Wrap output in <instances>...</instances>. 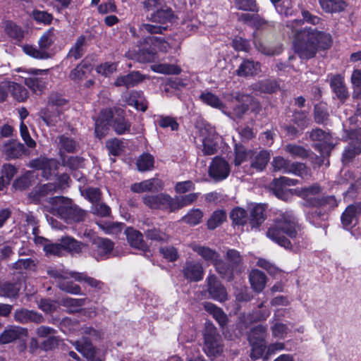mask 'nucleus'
I'll list each match as a JSON object with an SVG mask.
<instances>
[{"label": "nucleus", "mask_w": 361, "mask_h": 361, "mask_svg": "<svg viewBox=\"0 0 361 361\" xmlns=\"http://www.w3.org/2000/svg\"><path fill=\"white\" fill-rule=\"evenodd\" d=\"M24 146L21 143H12L6 145L4 152L8 158H17L24 152Z\"/></svg>", "instance_id": "nucleus-57"}, {"label": "nucleus", "mask_w": 361, "mask_h": 361, "mask_svg": "<svg viewBox=\"0 0 361 361\" xmlns=\"http://www.w3.org/2000/svg\"><path fill=\"white\" fill-rule=\"evenodd\" d=\"M231 219L235 224H244L247 220L246 212L242 208H235L231 213Z\"/></svg>", "instance_id": "nucleus-61"}, {"label": "nucleus", "mask_w": 361, "mask_h": 361, "mask_svg": "<svg viewBox=\"0 0 361 361\" xmlns=\"http://www.w3.org/2000/svg\"><path fill=\"white\" fill-rule=\"evenodd\" d=\"M298 180L290 179L287 177H280L274 179L271 184V188L275 195L283 200H288L291 196V191L287 189V186L298 184Z\"/></svg>", "instance_id": "nucleus-15"}, {"label": "nucleus", "mask_w": 361, "mask_h": 361, "mask_svg": "<svg viewBox=\"0 0 361 361\" xmlns=\"http://www.w3.org/2000/svg\"><path fill=\"white\" fill-rule=\"evenodd\" d=\"M321 191V188L315 184L308 188H304L300 190H297V195L307 201L310 204L317 207H322L326 210H331L336 207L338 202L334 196H326L322 198H316L314 196L318 195Z\"/></svg>", "instance_id": "nucleus-7"}, {"label": "nucleus", "mask_w": 361, "mask_h": 361, "mask_svg": "<svg viewBox=\"0 0 361 361\" xmlns=\"http://www.w3.org/2000/svg\"><path fill=\"white\" fill-rule=\"evenodd\" d=\"M32 167L42 171V175L47 179L55 176L59 166V162L54 159L40 157L32 160L30 163Z\"/></svg>", "instance_id": "nucleus-17"}, {"label": "nucleus", "mask_w": 361, "mask_h": 361, "mask_svg": "<svg viewBox=\"0 0 361 361\" xmlns=\"http://www.w3.org/2000/svg\"><path fill=\"white\" fill-rule=\"evenodd\" d=\"M125 233L127 237L128 242L131 247L137 250L146 252L148 248L142 239V235L137 231L132 228H128L126 230Z\"/></svg>", "instance_id": "nucleus-27"}, {"label": "nucleus", "mask_w": 361, "mask_h": 361, "mask_svg": "<svg viewBox=\"0 0 361 361\" xmlns=\"http://www.w3.org/2000/svg\"><path fill=\"white\" fill-rule=\"evenodd\" d=\"M322 8L327 13H336L343 11L347 6L343 0H319Z\"/></svg>", "instance_id": "nucleus-34"}, {"label": "nucleus", "mask_w": 361, "mask_h": 361, "mask_svg": "<svg viewBox=\"0 0 361 361\" xmlns=\"http://www.w3.org/2000/svg\"><path fill=\"white\" fill-rule=\"evenodd\" d=\"M204 350L209 356H216L222 351V346L219 343V336L216 334L214 326L211 323H207L204 332Z\"/></svg>", "instance_id": "nucleus-12"}, {"label": "nucleus", "mask_w": 361, "mask_h": 361, "mask_svg": "<svg viewBox=\"0 0 361 361\" xmlns=\"http://www.w3.org/2000/svg\"><path fill=\"white\" fill-rule=\"evenodd\" d=\"M158 123L160 127L170 128L171 130H177L179 126L176 119L171 116H159Z\"/></svg>", "instance_id": "nucleus-63"}, {"label": "nucleus", "mask_w": 361, "mask_h": 361, "mask_svg": "<svg viewBox=\"0 0 361 361\" xmlns=\"http://www.w3.org/2000/svg\"><path fill=\"white\" fill-rule=\"evenodd\" d=\"M61 246L63 249L74 253L80 252L83 247L82 244L71 237L62 238Z\"/></svg>", "instance_id": "nucleus-53"}, {"label": "nucleus", "mask_w": 361, "mask_h": 361, "mask_svg": "<svg viewBox=\"0 0 361 361\" xmlns=\"http://www.w3.org/2000/svg\"><path fill=\"white\" fill-rule=\"evenodd\" d=\"M91 71V66L82 61L71 71L69 77L71 80L75 82H79L87 78V75L90 73Z\"/></svg>", "instance_id": "nucleus-35"}, {"label": "nucleus", "mask_w": 361, "mask_h": 361, "mask_svg": "<svg viewBox=\"0 0 361 361\" xmlns=\"http://www.w3.org/2000/svg\"><path fill=\"white\" fill-rule=\"evenodd\" d=\"M199 149L204 155H212L217 152L221 137L216 133L214 127L204 124L200 127L197 137Z\"/></svg>", "instance_id": "nucleus-8"}, {"label": "nucleus", "mask_w": 361, "mask_h": 361, "mask_svg": "<svg viewBox=\"0 0 361 361\" xmlns=\"http://www.w3.org/2000/svg\"><path fill=\"white\" fill-rule=\"evenodd\" d=\"M230 171L231 169L228 162L219 157L213 159L209 168L210 177L216 181L226 179L228 176Z\"/></svg>", "instance_id": "nucleus-16"}, {"label": "nucleus", "mask_w": 361, "mask_h": 361, "mask_svg": "<svg viewBox=\"0 0 361 361\" xmlns=\"http://www.w3.org/2000/svg\"><path fill=\"white\" fill-rule=\"evenodd\" d=\"M361 153V137L356 140H352L343 154V161H349L356 155Z\"/></svg>", "instance_id": "nucleus-43"}, {"label": "nucleus", "mask_w": 361, "mask_h": 361, "mask_svg": "<svg viewBox=\"0 0 361 361\" xmlns=\"http://www.w3.org/2000/svg\"><path fill=\"white\" fill-rule=\"evenodd\" d=\"M18 71L23 73L19 78L24 80L25 84L32 92L41 94L46 88L49 81L48 70L18 68Z\"/></svg>", "instance_id": "nucleus-6"}, {"label": "nucleus", "mask_w": 361, "mask_h": 361, "mask_svg": "<svg viewBox=\"0 0 361 361\" xmlns=\"http://www.w3.org/2000/svg\"><path fill=\"white\" fill-rule=\"evenodd\" d=\"M200 99L204 104L213 107L218 109L224 114L226 112L224 110V105L223 102L220 100V99L213 93L210 92H204L201 94L200 96Z\"/></svg>", "instance_id": "nucleus-39"}, {"label": "nucleus", "mask_w": 361, "mask_h": 361, "mask_svg": "<svg viewBox=\"0 0 361 361\" xmlns=\"http://www.w3.org/2000/svg\"><path fill=\"white\" fill-rule=\"evenodd\" d=\"M130 188L135 192L159 191L163 188V183L159 179L154 178L134 183Z\"/></svg>", "instance_id": "nucleus-23"}, {"label": "nucleus", "mask_w": 361, "mask_h": 361, "mask_svg": "<svg viewBox=\"0 0 361 361\" xmlns=\"http://www.w3.org/2000/svg\"><path fill=\"white\" fill-rule=\"evenodd\" d=\"M270 159L269 152L262 150L259 152H254L251 159V166L258 171H262L267 166Z\"/></svg>", "instance_id": "nucleus-36"}, {"label": "nucleus", "mask_w": 361, "mask_h": 361, "mask_svg": "<svg viewBox=\"0 0 361 361\" xmlns=\"http://www.w3.org/2000/svg\"><path fill=\"white\" fill-rule=\"evenodd\" d=\"M261 72V65L259 62L250 59L243 60L235 71L240 77H250L257 75Z\"/></svg>", "instance_id": "nucleus-24"}, {"label": "nucleus", "mask_w": 361, "mask_h": 361, "mask_svg": "<svg viewBox=\"0 0 361 361\" xmlns=\"http://www.w3.org/2000/svg\"><path fill=\"white\" fill-rule=\"evenodd\" d=\"M184 276L193 281H198L202 279L204 269L200 262L195 261L186 262L183 269Z\"/></svg>", "instance_id": "nucleus-20"}, {"label": "nucleus", "mask_w": 361, "mask_h": 361, "mask_svg": "<svg viewBox=\"0 0 361 361\" xmlns=\"http://www.w3.org/2000/svg\"><path fill=\"white\" fill-rule=\"evenodd\" d=\"M203 217V213L200 209H192L183 217V221L190 225L199 224Z\"/></svg>", "instance_id": "nucleus-52"}, {"label": "nucleus", "mask_w": 361, "mask_h": 361, "mask_svg": "<svg viewBox=\"0 0 361 361\" xmlns=\"http://www.w3.org/2000/svg\"><path fill=\"white\" fill-rule=\"evenodd\" d=\"M54 35L53 30H49L43 34L39 39V47L44 50L48 51V49L54 41Z\"/></svg>", "instance_id": "nucleus-60"}, {"label": "nucleus", "mask_w": 361, "mask_h": 361, "mask_svg": "<svg viewBox=\"0 0 361 361\" xmlns=\"http://www.w3.org/2000/svg\"><path fill=\"white\" fill-rule=\"evenodd\" d=\"M15 319L20 323H27L30 322L41 323L44 321L43 317L34 311L27 310H20L15 312Z\"/></svg>", "instance_id": "nucleus-30"}, {"label": "nucleus", "mask_w": 361, "mask_h": 361, "mask_svg": "<svg viewBox=\"0 0 361 361\" xmlns=\"http://www.w3.org/2000/svg\"><path fill=\"white\" fill-rule=\"evenodd\" d=\"M272 166L275 171H279L284 173H293L302 178L309 175V170L302 163L290 164L281 157H276L272 161Z\"/></svg>", "instance_id": "nucleus-11"}, {"label": "nucleus", "mask_w": 361, "mask_h": 361, "mask_svg": "<svg viewBox=\"0 0 361 361\" xmlns=\"http://www.w3.org/2000/svg\"><path fill=\"white\" fill-rule=\"evenodd\" d=\"M190 247L207 263L212 264L215 267L216 271L221 274L223 278L228 280L232 279L233 268L226 265V263L220 259L219 255L214 250L196 243L191 244Z\"/></svg>", "instance_id": "nucleus-4"}, {"label": "nucleus", "mask_w": 361, "mask_h": 361, "mask_svg": "<svg viewBox=\"0 0 361 361\" xmlns=\"http://www.w3.org/2000/svg\"><path fill=\"white\" fill-rule=\"evenodd\" d=\"M117 68L116 63L105 62L97 67V72L104 76L114 73Z\"/></svg>", "instance_id": "nucleus-64"}, {"label": "nucleus", "mask_w": 361, "mask_h": 361, "mask_svg": "<svg viewBox=\"0 0 361 361\" xmlns=\"http://www.w3.org/2000/svg\"><path fill=\"white\" fill-rule=\"evenodd\" d=\"M143 201L150 208L169 209L172 212L171 197L168 195H147L143 197Z\"/></svg>", "instance_id": "nucleus-19"}, {"label": "nucleus", "mask_w": 361, "mask_h": 361, "mask_svg": "<svg viewBox=\"0 0 361 361\" xmlns=\"http://www.w3.org/2000/svg\"><path fill=\"white\" fill-rule=\"evenodd\" d=\"M127 104L135 107L137 110L145 111L147 109V102L143 97L142 94L138 92L130 93L128 99H126Z\"/></svg>", "instance_id": "nucleus-37"}, {"label": "nucleus", "mask_w": 361, "mask_h": 361, "mask_svg": "<svg viewBox=\"0 0 361 361\" xmlns=\"http://www.w3.org/2000/svg\"><path fill=\"white\" fill-rule=\"evenodd\" d=\"M174 19V13L170 8H162L152 13L149 18L151 23L142 24L140 30L143 32L150 34L161 33L169 27Z\"/></svg>", "instance_id": "nucleus-5"}, {"label": "nucleus", "mask_w": 361, "mask_h": 361, "mask_svg": "<svg viewBox=\"0 0 361 361\" xmlns=\"http://www.w3.org/2000/svg\"><path fill=\"white\" fill-rule=\"evenodd\" d=\"M51 112V114H44L42 119L48 126H55L63 121V116L58 109Z\"/></svg>", "instance_id": "nucleus-59"}, {"label": "nucleus", "mask_w": 361, "mask_h": 361, "mask_svg": "<svg viewBox=\"0 0 361 361\" xmlns=\"http://www.w3.org/2000/svg\"><path fill=\"white\" fill-rule=\"evenodd\" d=\"M310 137L314 141H317L315 147L323 155H329L334 147L332 137L322 130L315 129L310 133Z\"/></svg>", "instance_id": "nucleus-14"}, {"label": "nucleus", "mask_w": 361, "mask_h": 361, "mask_svg": "<svg viewBox=\"0 0 361 361\" xmlns=\"http://www.w3.org/2000/svg\"><path fill=\"white\" fill-rule=\"evenodd\" d=\"M361 214V204L356 203L349 205L341 215V222L343 227L348 229L355 224L358 216Z\"/></svg>", "instance_id": "nucleus-22"}, {"label": "nucleus", "mask_w": 361, "mask_h": 361, "mask_svg": "<svg viewBox=\"0 0 361 361\" xmlns=\"http://www.w3.org/2000/svg\"><path fill=\"white\" fill-rule=\"evenodd\" d=\"M113 116L111 110H104L101 112L99 118L95 121V134L99 139L102 138L108 130L109 120Z\"/></svg>", "instance_id": "nucleus-26"}, {"label": "nucleus", "mask_w": 361, "mask_h": 361, "mask_svg": "<svg viewBox=\"0 0 361 361\" xmlns=\"http://www.w3.org/2000/svg\"><path fill=\"white\" fill-rule=\"evenodd\" d=\"M23 51L27 55L37 59H47L51 56L48 51L42 49L39 47L37 48L33 46L26 45L23 47Z\"/></svg>", "instance_id": "nucleus-48"}, {"label": "nucleus", "mask_w": 361, "mask_h": 361, "mask_svg": "<svg viewBox=\"0 0 361 361\" xmlns=\"http://www.w3.org/2000/svg\"><path fill=\"white\" fill-rule=\"evenodd\" d=\"M204 308L208 312L213 315L214 318L221 326H223L226 323V316L220 308L209 302L204 304Z\"/></svg>", "instance_id": "nucleus-46"}, {"label": "nucleus", "mask_w": 361, "mask_h": 361, "mask_svg": "<svg viewBox=\"0 0 361 361\" xmlns=\"http://www.w3.org/2000/svg\"><path fill=\"white\" fill-rule=\"evenodd\" d=\"M75 349L81 353L88 361H92L94 357L95 351L91 342L85 338L76 341L73 343Z\"/></svg>", "instance_id": "nucleus-31"}, {"label": "nucleus", "mask_w": 361, "mask_h": 361, "mask_svg": "<svg viewBox=\"0 0 361 361\" xmlns=\"http://www.w3.org/2000/svg\"><path fill=\"white\" fill-rule=\"evenodd\" d=\"M307 219L316 227L326 228L327 226L328 214L326 211H323L322 208H317L309 213Z\"/></svg>", "instance_id": "nucleus-33"}, {"label": "nucleus", "mask_w": 361, "mask_h": 361, "mask_svg": "<svg viewBox=\"0 0 361 361\" xmlns=\"http://www.w3.org/2000/svg\"><path fill=\"white\" fill-rule=\"evenodd\" d=\"M293 121L296 126H287L285 130L290 136L296 135L299 131L307 126L309 122L306 115L302 112H296L293 115Z\"/></svg>", "instance_id": "nucleus-29"}, {"label": "nucleus", "mask_w": 361, "mask_h": 361, "mask_svg": "<svg viewBox=\"0 0 361 361\" xmlns=\"http://www.w3.org/2000/svg\"><path fill=\"white\" fill-rule=\"evenodd\" d=\"M208 291L211 297L218 301L223 302L227 299V292L214 275L207 278Z\"/></svg>", "instance_id": "nucleus-21"}, {"label": "nucleus", "mask_w": 361, "mask_h": 361, "mask_svg": "<svg viewBox=\"0 0 361 361\" xmlns=\"http://www.w3.org/2000/svg\"><path fill=\"white\" fill-rule=\"evenodd\" d=\"M254 152L247 149L243 145H235L234 164L235 166H240L245 161L252 159Z\"/></svg>", "instance_id": "nucleus-42"}, {"label": "nucleus", "mask_w": 361, "mask_h": 361, "mask_svg": "<svg viewBox=\"0 0 361 361\" xmlns=\"http://www.w3.org/2000/svg\"><path fill=\"white\" fill-rule=\"evenodd\" d=\"M331 87L340 99L348 97V92L343 83V78L341 75H334L331 80Z\"/></svg>", "instance_id": "nucleus-41"}, {"label": "nucleus", "mask_w": 361, "mask_h": 361, "mask_svg": "<svg viewBox=\"0 0 361 361\" xmlns=\"http://www.w3.org/2000/svg\"><path fill=\"white\" fill-rule=\"evenodd\" d=\"M59 145L61 154L63 152H74L78 147V144L73 139L66 135L59 137Z\"/></svg>", "instance_id": "nucleus-51"}, {"label": "nucleus", "mask_w": 361, "mask_h": 361, "mask_svg": "<svg viewBox=\"0 0 361 361\" xmlns=\"http://www.w3.org/2000/svg\"><path fill=\"white\" fill-rule=\"evenodd\" d=\"M85 299L66 298L61 300L60 304L67 308L70 312H75L85 304Z\"/></svg>", "instance_id": "nucleus-49"}, {"label": "nucleus", "mask_w": 361, "mask_h": 361, "mask_svg": "<svg viewBox=\"0 0 361 361\" xmlns=\"http://www.w3.org/2000/svg\"><path fill=\"white\" fill-rule=\"evenodd\" d=\"M143 80V76L139 72H132L126 75L118 77L114 85L116 86L133 87Z\"/></svg>", "instance_id": "nucleus-32"}, {"label": "nucleus", "mask_w": 361, "mask_h": 361, "mask_svg": "<svg viewBox=\"0 0 361 361\" xmlns=\"http://www.w3.org/2000/svg\"><path fill=\"white\" fill-rule=\"evenodd\" d=\"M97 225L104 233L109 235H117L123 229V224L118 222L104 221L97 223Z\"/></svg>", "instance_id": "nucleus-45"}, {"label": "nucleus", "mask_w": 361, "mask_h": 361, "mask_svg": "<svg viewBox=\"0 0 361 361\" xmlns=\"http://www.w3.org/2000/svg\"><path fill=\"white\" fill-rule=\"evenodd\" d=\"M226 219V214L223 210L215 211L207 221L209 229H214Z\"/></svg>", "instance_id": "nucleus-56"}, {"label": "nucleus", "mask_w": 361, "mask_h": 361, "mask_svg": "<svg viewBox=\"0 0 361 361\" xmlns=\"http://www.w3.org/2000/svg\"><path fill=\"white\" fill-rule=\"evenodd\" d=\"M47 274L55 279H73L78 282H85L89 286L97 289H102L103 283L95 279L87 276L83 273L70 271L64 269H56L54 267H49Z\"/></svg>", "instance_id": "nucleus-10"}, {"label": "nucleus", "mask_w": 361, "mask_h": 361, "mask_svg": "<svg viewBox=\"0 0 361 361\" xmlns=\"http://www.w3.org/2000/svg\"><path fill=\"white\" fill-rule=\"evenodd\" d=\"M197 193H190L184 196L171 198L172 212L190 204L197 199Z\"/></svg>", "instance_id": "nucleus-40"}, {"label": "nucleus", "mask_w": 361, "mask_h": 361, "mask_svg": "<svg viewBox=\"0 0 361 361\" xmlns=\"http://www.w3.org/2000/svg\"><path fill=\"white\" fill-rule=\"evenodd\" d=\"M26 329L19 326H11L0 335V343L2 344L9 343L21 336H27Z\"/></svg>", "instance_id": "nucleus-25"}, {"label": "nucleus", "mask_w": 361, "mask_h": 361, "mask_svg": "<svg viewBox=\"0 0 361 361\" xmlns=\"http://www.w3.org/2000/svg\"><path fill=\"white\" fill-rule=\"evenodd\" d=\"M36 243L44 245V251L47 255H59L61 252L62 246L61 244H47V240L42 238H36Z\"/></svg>", "instance_id": "nucleus-55"}, {"label": "nucleus", "mask_w": 361, "mask_h": 361, "mask_svg": "<svg viewBox=\"0 0 361 361\" xmlns=\"http://www.w3.org/2000/svg\"><path fill=\"white\" fill-rule=\"evenodd\" d=\"M300 231V226L296 217L291 212H286L280 214L275 220L274 224L267 231V235L286 249H291V242L286 237L295 239Z\"/></svg>", "instance_id": "nucleus-2"}, {"label": "nucleus", "mask_w": 361, "mask_h": 361, "mask_svg": "<svg viewBox=\"0 0 361 361\" xmlns=\"http://www.w3.org/2000/svg\"><path fill=\"white\" fill-rule=\"evenodd\" d=\"M137 167L140 171L152 169L154 167V157L148 153L142 154L137 160Z\"/></svg>", "instance_id": "nucleus-50"}, {"label": "nucleus", "mask_w": 361, "mask_h": 361, "mask_svg": "<svg viewBox=\"0 0 361 361\" xmlns=\"http://www.w3.org/2000/svg\"><path fill=\"white\" fill-rule=\"evenodd\" d=\"M85 44V37L80 36L76 40L75 44L71 49L68 54V58H73L75 60L80 59L83 55V47Z\"/></svg>", "instance_id": "nucleus-54"}, {"label": "nucleus", "mask_w": 361, "mask_h": 361, "mask_svg": "<svg viewBox=\"0 0 361 361\" xmlns=\"http://www.w3.org/2000/svg\"><path fill=\"white\" fill-rule=\"evenodd\" d=\"M249 281L252 290L255 292H262L267 283L266 275L258 269H252L249 274Z\"/></svg>", "instance_id": "nucleus-28"}, {"label": "nucleus", "mask_w": 361, "mask_h": 361, "mask_svg": "<svg viewBox=\"0 0 361 361\" xmlns=\"http://www.w3.org/2000/svg\"><path fill=\"white\" fill-rule=\"evenodd\" d=\"M264 207L262 204H256L250 211V224L252 228L258 227L264 221Z\"/></svg>", "instance_id": "nucleus-38"}, {"label": "nucleus", "mask_w": 361, "mask_h": 361, "mask_svg": "<svg viewBox=\"0 0 361 361\" xmlns=\"http://www.w3.org/2000/svg\"><path fill=\"white\" fill-rule=\"evenodd\" d=\"M151 69L155 73L166 75H178L181 72V69L176 65L168 63L153 64Z\"/></svg>", "instance_id": "nucleus-44"}, {"label": "nucleus", "mask_w": 361, "mask_h": 361, "mask_svg": "<svg viewBox=\"0 0 361 361\" xmlns=\"http://www.w3.org/2000/svg\"><path fill=\"white\" fill-rule=\"evenodd\" d=\"M171 44L161 37H149L144 39L137 49L128 52V56L140 62H153L158 59L157 52L166 53Z\"/></svg>", "instance_id": "nucleus-3"}, {"label": "nucleus", "mask_w": 361, "mask_h": 361, "mask_svg": "<svg viewBox=\"0 0 361 361\" xmlns=\"http://www.w3.org/2000/svg\"><path fill=\"white\" fill-rule=\"evenodd\" d=\"M303 20L295 19L287 22L293 38L295 51L302 59H310L314 56L317 48L326 49L331 43L330 35L316 30L305 25L307 23L316 25L319 18L312 16L308 11H302Z\"/></svg>", "instance_id": "nucleus-1"}, {"label": "nucleus", "mask_w": 361, "mask_h": 361, "mask_svg": "<svg viewBox=\"0 0 361 361\" xmlns=\"http://www.w3.org/2000/svg\"><path fill=\"white\" fill-rule=\"evenodd\" d=\"M10 92L13 98L18 102H24L28 97L27 90L16 82H10Z\"/></svg>", "instance_id": "nucleus-47"}, {"label": "nucleus", "mask_w": 361, "mask_h": 361, "mask_svg": "<svg viewBox=\"0 0 361 361\" xmlns=\"http://www.w3.org/2000/svg\"><path fill=\"white\" fill-rule=\"evenodd\" d=\"M265 329L261 326L255 328L249 334L248 339L252 346L250 357L252 359L259 358L265 349L264 340Z\"/></svg>", "instance_id": "nucleus-13"}, {"label": "nucleus", "mask_w": 361, "mask_h": 361, "mask_svg": "<svg viewBox=\"0 0 361 361\" xmlns=\"http://www.w3.org/2000/svg\"><path fill=\"white\" fill-rule=\"evenodd\" d=\"M80 193L83 197H85V198L87 199L90 202H92V204L97 202L101 197V193L98 188H80Z\"/></svg>", "instance_id": "nucleus-58"}, {"label": "nucleus", "mask_w": 361, "mask_h": 361, "mask_svg": "<svg viewBox=\"0 0 361 361\" xmlns=\"http://www.w3.org/2000/svg\"><path fill=\"white\" fill-rule=\"evenodd\" d=\"M114 248V243L109 239L97 238L92 242V255L97 259L109 257Z\"/></svg>", "instance_id": "nucleus-18"}, {"label": "nucleus", "mask_w": 361, "mask_h": 361, "mask_svg": "<svg viewBox=\"0 0 361 361\" xmlns=\"http://www.w3.org/2000/svg\"><path fill=\"white\" fill-rule=\"evenodd\" d=\"M53 203L54 209L66 221H80L85 215L84 211L71 207L69 200L63 197H55L53 198Z\"/></svg>", "instance_id": "nucleus-9"}, {"label": "nucleus", "mask_w": 361, "mask_h": 361, "mask_svg": "<svg viewBox=\"0 0 361 361\" xmlns=\"http://www.w3.org/2000/svg\"><path fill=\"white\" fill-rule=\"evenodd\" d=\"M351 82L354 88V97H361V70H354L351 75Z\"/></svg>", "instance_id": "nucleus-62"}]
</instances>
